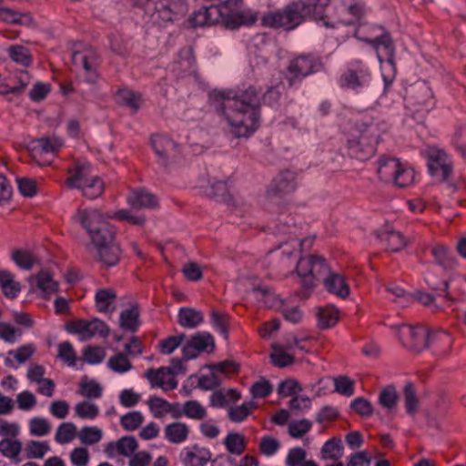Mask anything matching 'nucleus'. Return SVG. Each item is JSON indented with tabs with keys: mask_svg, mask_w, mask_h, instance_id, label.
<instances>
[{
	"mask_svg": "<svg viewBox=\"0 0 466 466\" xmlns=\"http://www.w3.org/2000/svg\"><path fill=\"white\" fill-rule=\"evenodd\" d=\"M204 320L203 313L193 308L185 307L178 310L177 322L186 329H195Z\"/></svg>",
	"mask_w": 466,
	"mask_h": 466,
	"instance_id": "27",
	"label": "nucleus"
},
{
	"mask_svg": "<svg viewBox=\"0 0 466 466\" xmlns=\"http://www.w3.org/2000/svg\"><path fill=\"white\" fill-rule=\"evenodd\" d=\"M410 103L418 112H428L434 106V97L431 87L424 82L412 86L409 96Z\"/></svg>",
	"mask_w": 466,
	"mask_h": 466,
	"instance_id": "16",
	"label": "nucleus"
},
{
	"mask_svg": "<svg viewBox=\"0 0 466 466\" xmlns=\"http://www.w3.org/2000/svg\"><path fill=\"white\" fill-rule=\"evenodd\" d=\"M78 189L82 191L84 197L89 199H95L103 194L105 186L99 177L93 176L87 183L83 184Z\"/></svg>",
	"mask_w": 466,
	"mask_h": 466,
	"instance_id": "39",
	"label": "nucleus"
},
{
	"mask_svg": "<svg viewBox=\"0 0 466 466\" xmlns=\"http://www.w3.org/2000/svg\"><path fill=\"white\" fill-rule=\"evenodd\" d=\"M133 7L144 10L152 23L162 25L183 17L187 11L185 0H128Z\"/></svg>",
	"mask_w": 466,
	"mask_h": 466,
	"instance_id": "5",
	"label": "nucleus"
},
{
	"mask_svg": "<svg viewBox=\"0 0 466 466\" xmlns=\"http://www.w3.org/2000/svg\"><path fill=\"white\" fill-rule=\"evenodd\" d=\"M401 163L398 158L381 157L378 160L377 173L383 181H391Z\"/></svg>",
	"mask_w": 466,
	"mask_h": 466,
	"instance_id": "28",
	"label": "nucleus"
},
{
	"mask_svg": "<svg viewBox=\"0 0 466 466\" xmlns=\"http://www.w3.org/2000/svg\"><path fill=\"white\" fill-rule=\"evenodd\" d=\"M431 254L436 263L444 268H453L457 265L452 250L443 245H436L433 247Z\"/></svg>",
	"mask_w": 466,
	"mask_h": 466,
	"instance_id": "36",
	"label": "nucleus"
},
{
	"mask_svg": "<svg viewBox=\"0 0 466 466\" xmlns=\"http://www.w3.org/2000/svg\"><path fill=\"white\" fill-rule=\"evenodd\" d=\"M211 457L212 454L208 448L198 444L184 448L180 454L184 466H205Z\"/></svg>",
	"mask_w": 466,
	"mask_h": 466,
	"instance_id": "20",
	"label": "nucleus"
},
{
	"mask_svg": "<svg viewBox=\"0 0 466 466\" xmlns=\"http://www.w3.org/2000/svg\"><path fill=\"white\" fill-rule=\"evenodd\" d=\"M127 201L133 208H155L158 206V198L145 188L132 189Z\"/></svg>",
	"mask_w": 466,
	"mask_h": 466,
	"instance_id": "23",
	"label": "nucleus"
},
{
	"mask_svg": "<svg viewBox=\"0 0 466 466\" xmlns=\"http://www.w3.org/2000/svg\"><path fill=\"white\" fill-rule=\"evenodd\" d=\"M205 194L208 198H220L224 201L229 198L228 193V183L223 180H214L209 182L205 188Z\"/></svg>",
	"mask_w": 466,
	"mask_h": 466,
	"instance_id": "49",
	"label": "nucleus"
},
{
	"mask_svg": "<svg viewBox=\"0 0 466 466\" xmlns=\"http://www.w3.org/2000/svg\"><path fill=\"white\" fill-rule=\"evenodd\" d=\"M189 434V427L183 422H172L164 429L165 439L174 444L184 442Z\"/></svg>",
	"mask_w": 466,
	"mask_h": 466,
	"instance_id": "25",
	"label": "nucleus"
},
{
	"mask_svg": "<svg viewBox=\"0 0 466 466\" xmlns=\"http://www.w3.org/2000/svg\"><path fill=\"white\" fill-rule=\"evenodd\" d=\"M330 0H308L289 4L282 10L268 12L262 17V25L267 27L292 30L300 25L307 15H312L315 20L323 21L325 27H334L324 17V9Z\"/></svg>",
	"mask_w": 466,
	"mask_h": 466,
	"instance_id": "2",
	"label": "nucleus"
},
{
	"mask_svg": "<svg viewBox=\"0 0 466 466\" xmlns=\"http://www.w3.org/2000/svg\"><path fill=\"white\" fill-rule=\"evenodd\" d=\"M414 174L412 168L401 164L391 181L399 187H406L413 183Z\"/></svg>",
	"mask_w": 466,
	"mask_h": 466,
	"instance_id": "56",
	"label": "nucleus"
},
{
	"mask_svg": "<svg viewBox=\"0 0 466 466\" xmlns=\"http://www.w3.org/2000/svg\"><path fill=\"white\" fill-rule=\"evenodd\" d=\"M57 357L67 366H76L77 357L71 342L64 341L58 344Z\"/></svg>",
	"mask_w": 466,
	"mask_h": 466,
	"instance_id": "53",
	"label": "nucleus"
},
{
	"mask_svg": "<svg viewBox=\"0 0 466 466\" xmlns=\"http://www.w3.org/2000/svg\"><path fill=\"white\" fill-rule=\"evenodd\" d=\"M182 412L189 419L200 420L207 417V410L198 400H187L182 406Z\"/></svg>",
	"mask_w": 466,
	"mask_h": 466,
	"instance_id": "48",
	"label": "nucleus"
},
{
	"mask_svg": "<svg viewBox=\"0 0 466 466\" xmlns=\"http://www.w3.org/2000/svg\"><path fill=\"white\" fill-rule=\"evenodd\" d=\"M103 388L94 380L84 377L79 384L78 394L88 399H99L102 396Z\"/></svg>",
	"mask_w": 466,
	"mask_h": 466,
	"instance_id": "38",
	"label": "nucleus"
},
{
	"mask_svg": "<svg viewBox=\"0 0 466 466\" xmlns=\"http://www.w3.org/2000/svg\"><path fill=\"white\" fill-rule=\"evenodd\" d=\"M427 159L431 176L440 182H447L453 171V165L449 155L438 147H427L422 151Z\"/></svg>",
	"mask_w": 466,
	"mask_h": 466,
	"instance_id": "9",
	"label": "nucleus"
},
{
	"mask_svg": "<svg viewBox=\"0 0 466 466\" xmlns=\"http://www.w3.org/2000/svg\"><path fill=\"white\" fill-rule=\"evenodd\" d=\"M33 279H35L36 287L45 294V298L58 291V282L54 280L49 271L42 269L35 277H30L29 280Z\"/></svg>",
	"mask_w": 466,
	"mask_h": 466,
	"instance_id": "32",
	"label": "nucleus"
},
{
	"mask_svg": "<svg viewBox=\"0 0 466 466\" xmlns=\"http://www.w3.org/2000/svg\"><path fill=\"white\" fill-rule=\"evenodd\" d=\"M151 144L155 153L159 157V162L167 166V158L171 151L177 147V144L167 136L154 135L151 137Z\"/></svg>",
	"mask_w": 466,
	"mask_h": 466,
	"instance_id": "24",
	"label": "nucleus"
},
{
	"mask_svg": "<svg viewBox=\"0 0 466 466\" xmlns=\"http://www.w3.org/2000/svg\"><path fill=\"white\" fill-rule=\"evenodd\" d=\"M371 75L369 67L361 60L350 63L348 68L341 74L339 85L343 88L360 90L370 82Z\"/></svg>",
	"mask_w": 466,
	"mask_h": 466,
	"instance_id": "11",
	"label": "nucleus"
},
{
	"mask_svg": "<svg viewBox=\"0 0 466 466\" xmlns=\"http://www.w3.org/2000/svg\"><path fill=\"white\" fill-rule=\"evenodd\" d=\"M116 292L110 289H101L96 292L95 300L96 306L99 312H107L109 307L116 299Z\"/></svg>",
	"mask_w": 466,
	"mask_h": 466,
	"instance_id": "41",
	"label": "nucleus"
},
{
	"mask_svg": "<svg viewBox=\"0 0 466 466\" xmlns=\"http://www.w3.org/2000/svg\"><path fill=\"white\" fill-rule=\"evenodd\" d=\"M76 434V427L72 422H63L57 429L55 440L57 443L65 444L74 440Z\"/></svg>",
	"mask_w": 466,
	"mask_h": 466,
	"instance_id": "50",
	"label": "nucleus"
},
{
	"mask_svg": "<svg viewBox=\"0 0 466 466\" xmlns=\"http://www.w3.org/2000/svg\"><path fill=\"white\" fill-rule=\"evenodd\" d=\"M254 292H258L261 295L262 302L269 308H279L282 307V303L278 296L271 292V290L267 286H257L253 288Z\"/></svg>",
	"mask_w": 466,
	"mask_h": 466,
	"instance_id": "60",
	"label": "nucleus"
},
{
	"mask_svg": "<svg viewBox=\"0 0 466 466\" xmlns=\"http://www.w3.org/2000/svg\"><path fill=\"white\" fill-rule=\"evenodd\" d=\"M96 250L97 260L106 267L116 266L121 258V248L116 242V231L106 232L100 237V240L92 241Z\"/></svg>",
	"mask_w": 466,
	"mask_h": 466,
	"instance_id": "10",
	"label": "nucleus"
},
{
	"mask_svg": "<svg viewBox=\"0 0 466 466\" xmlns=\"http://www.w3.org/2000/svg\"><path fill=\"white\" fill-rule=\"evenodd\" d=\"M398 399L399 394L396 388L393 385H388L380 391L379 396V403L382 407L391 410L396 407Z\"/></svg>",
	"mask_w": 466,
	"mask_h": 466,
	"instance_id": "51",
	"label": "nucleus"
},
{
	"mask_svg": "<svg viewBox=\"0 0 466 466\" xmlns=\"http://www.w3.org/2000/svg\"><path fill=\"white\" fill-rule=\"evenodd\" d=\"M75 414L80 419L94 420L99 414V408L89 400H83L76 404Z\"/></svg>",
	"mask_w": 466,
	"mask_h": 466,
	"instance_id": "46",
	"label": "nucleus"
},
{
	"mask_svg": "<svg viewBox=\"0 0 466 466\" xmlns=\"http://www.w3.org/2000/svg\"><path fill=\"white\" fill-rule=\"evenodd\" d=\"M242 0H226L223 7L230 10L228 14H224L220 8L216 5L208 7L203 6L195 11L188 18L191 27L197 26H211L216 25L219 19L227 28L236 29L241 25H249L254 24L258 19V14L250 9L243 11H233L238 8Z\"/></svg>",
	"mask_w": 466,
	"mask_h": 466,
	"instance_id": "3",
	"label": "nucleus"
},
{
	"mask_svg": "<svg viewBox=\"0 0 466 466\" xmlns=\"http://www.w3.org/2000/svg\"><path fill=\"white\" fill-rule=\"evenodd\" d=\"M186 335L181 333L177 336H169L159 343V350L162 354L169 355L173 353L184 341Z\"/></svg>",
	"mask_w": 466,
	"mask_h": 466,
	"instance_id": "61",
	"label": "nucleus"
},
{
	"mask_svg": "<svg viewBox=\"0 0 466 466\" xmlns=\"http://www.w3.org/2000/svg\"><path fill=\"white\" fill-rule=\"evenodd\" d=\"M323 282L329 292L335 294L341 299L347 298L350 294L349 286L345 282L344 278L339 274L330 273L324 279Z\"/></svg>",
	"mask_w": 466,
	"mask_h": 466,
	"instance_id": "26",
	"label": "nucleus"
},
{
	"mask_svg": "<svg viewBox=\"0 0 466 466\" xmlns=\"http://www.w3.org/2000/svg\"><path fill=\"white\" fill-rule=\"evenodd\" d=\"M224 445L231 454L240 455L246 449L244 437L237 432H229L224 440Z\"/></svg>",
	"mask_w": 466,
	"mask_h": 466,
	"instance_id": "45",
	"label": "nucleus"
},
{
	"mask_svg": "<svg viewBox=\"0 0 466 466\" xmlns=\"http://www.w3.org/2000/svg\"><path fill=\"white\" fill-rule=\"evenodd\" d=\"M364 42L369 43L375 49L380 62H393L395 54V46L388 32H382L373 38H363Z\"/></svg>",
	"mask_w": 466,
	"mask_h": 466,
	"instance_id": "18",
	"label": "nucleus"
},
{
	"mask_svg": "<svg viewBox=\"0 0 466 466\" xmlns=\"http://www.w3.org/2000/svg\"><path fill=\"white\" fill-rule=\"evenodd\" d=\"M323 68L321 59L314 55H299L291 59L287 66L286 79L290 86L300 83L309 75Z\"/></svg>",
	"mask_w": 466,
	"mask_h": 466,
	"instance_id": "8",
	"label": "nucleus"
},
{
	"mask_svg": "<svg viewBox=\"0 0 466 466\" xmlns=\"http://www.w3.org/2000/svg\"><path fill=\"white\" fill-rule=\"evenodd\" d=\"M32 150L39 153H56L62 146L63 141L58 137H43L31 142Z\"/></svg>",
	"mask_w": 466,
	"mask_h": 466,
	"instance_id": "30",
	"label": "nucleus"
},
{
	"mask_svg": "<svg viewBox=\"0 0 466 466\" xmlns=\"http://www.w3.org/2000/svg\"><path fill=\"white\" fill-rule=\"evenodd\" d=\"M427 331L428 328L422 326L401 324L398 328V337L406 348L414 352H420L425 349Z\"/></svg>",
	"mask_w": 466,
	"mask_h": 466,
	"instance_id": "13",
	"label": "nucleus"
},
{
	"mask_svg": "<svg viewBox=\"0 0 466 466\" xmlns=\"http://www.w3.org/2000/svg\"><path fill=\"white\" fill-rule=\"evenodd\" d=\"M9 57L16 64L29 66L32 64V56L28 48L20 45L10 46L7 49Z\"/></svg>",
	"mask_w": 466,
	"mask_h": 466,
	"instance_id": "40",
	"label": "nucleus"
},
{
	"mask_svg": "<svg viewBox=\"0 0 466 466\" xmlns=\"http://www.w3.org/2000/svg\"><path fill=\"white\" fill-rule=\"evenodd\" d=\"M379 238L390 252H399L407 245L405 238L400 231H382L379 234Z\"/></svg>",
	"mask_w": 466,
	"mask_h": 466,
	"instance_id": "31",
	"label": "nucleus"
},
{
	"mask_svg": "<svg viewBox=\"0 0 466 466\" xmlns=\"http://www.w3.org/2000/svg\"><path fill=\"white\" fill-rule=\"evenodd\" d=\"M339 319L338 309L333 306H327L319 309L318 312L319 326L321 329H328L334 326Z\"/></svg>",
	"mask_w": 466,
	"mask_h": 466,
	"instance_id": "44",
	"label": "nucleus"
},
{
	"mask_svg": "<svg viewBox=\"0 0 466 466\" xmlns=\"http://www.w3.org/2000/svg\"><path fill=\"white\" fill-rule=\"evenodd\" d=\"M452 345V338L445 330H430L425 339V349H430L433 354L442 356L447 354Z\"/></svg>",
	"mask_w": 466,
	"mask_h": 466,
	"instance_id": "19",
	"label": "nucleus"
},
{
	"mask_svg": "<svg viewBox=\"0 0 466 466\" xmlns=\"http://www.w3.org/2000/svg\"><path fill=\"white\" fill-rule=\"evenodd\" d=\"M260 93L250 86L233 96L229 93L214 91L209 94V99L224 116L235 137H248L259 127Z\"/></svg>",
	"mask_w": 466,
	"mask_h": 466,
	"instance_id": "1",
	"label": "nucleus"
},
{
	"mask_svg": "<svg viewBox=\"0 0 466 466\" xmlns=\"http://www.w3.org/2000/svg\"><path fill=\"white\" fill-rule=\"evenodd\" d=\"M297 187L296 175L291 171H284L279 174L270 183L267 195L268 198H280L292 193Z\"/></svg>",
	"mask_w": 466,
	"mask_h": 466,
	"instance_id": "17",
	"label": "nucleus"
},
{
	"mask_svg": "<svg viewBox=\"0 0 466 466\" xmlns=\"http://www.w3.org/2000/svg\"><path fill=\"white\" fill-rule=\"evenodd\" d=\"M66 329L72 334H78L83 339H91L96 335L106 338L109 334V328L99 319L92 320L76 319L66 323Z\"/></svg>",
	"mask_w": 466,
	"mask_h": 466,
	"instance_id": "12",
	"label": "nucleus"
},
{
	"mask_svg": "<svg viewBox=\"0 0 466 466\" xmlns=\"http://www.w3.org/2000/svg\"><path fill=\"white\" fill-rule=\"evenodd\" d=\"M343 445L339 438H332L327 441L320 451L322 460L339 461L343 455Z\"/></svg>",
	"mask_w": 466,
	"mask_h": 466,
	"instance_id": "35",
	"label": "nucleus"
},
{
	"mask_svg": "<svg viewBox=\"0 0 466 466\" xmlns=\"http://www.w3.org/2000/svg\"><path fill=\"white\" fill-rule=\"evenodd\" d=\"M107 367L116 373H125L133 368L128 356L125 352H117L110 357L107 361Z\"/></svg>",
	"mask_w": 466,
	"mask_h": 466,
	"instance_id": "43",
	"label": "nucleus"
},
{
	"mask_svg": "<svg viewBox=\"0 0 466 466\" xmlns=\"http://www.w3.org/2000/svg\"><path fill=\"white\" fill-rule=\"evenodd\" d=\"M84 360L91 365L98 364L106 357V350L100 346H88L83 350Z\"/></svg>",
	"mask_w": 466,
	"mask_h": 466,
	"instance_id": "58",
	"label": "nucleus"
},
{
	"mask_svg": "<svg viewBox=\"0 0 466 466\" xmlns=\"http://www.w3.org/2000/svg\"><path fill=\"white\" fill-rule=\"evenodd\" d=\"M30 433L33 436H45L51 431V425L45 418L35 417L29 423Z\"/></svg>",
	"mask_w": 466,
	"mask_h": 466,
	"instance_id": "62",
	"label": "nucleus"
},
{
	"mask_svg": "<svg viewBox=\"0 0 466 466\" xmlns=\"http://www.w3.org/2000/svg\"><path fill=\"white\" fill-rule=\"evenodd\" d=\"M256 408L253 401L244 402L243 404L230 408L228 411V418L233 422H241L248 417Z\"/></svg>",
	"mask_w": 466,
	"mask_h": 466,
	"instance_id": "47",
	"label": "nucleus"
},
{
	"mask_svg": "<svg viewBox=\"0 0 466 466\" xmlns=\"http://www.w3.org/2000/svg\"><path fill=\"white\" fill-rule=\"evenodd\" d=\"M80 441L85 445H93L102 439V431L97 427L86 426L78 433Z\"/></svg>",
	"mask_w": 466,
	"mask_h": 466,
	"instance_id": "55",
	"label": "nucleus"
},
{
	"mask_svg": "<svg viewBox=\"0 0 466 466\" xmlns=\"http://www.w3.org/2000/svg\"><path fill=\"white\" fill-rule=\"evenodd\" d=\"M404 403L407 412L410 415H414L419 407V400L416 396V391L411 382H407L403 389Z\"/></svg>",
	"mask_w": 466,
	"mask_h": 466,
	"instance_id": "52",
	"label": "nucleus"
},
{
	"mask_svg": "<svg viewBox=\"0 0 466 466\" xmlns=\"http://www.w3.org/2000/svg\"><path fill=\"white\" fill-rule=\"evenodd\" d=\"M144 421L140 411H130L120 418V424L126 431L137 430Z\"/></svg>",
	"mask_w": 466,
	"mask_h": 466,
	"instance_id": "59",
	"label": "nucleus"
},
{
	"mask_svg": "<svg viewBox=\"0 0 466 466\" xmlns=\"http://www.w3.org/2000/svg\"><path fill=\"white\" fill-rule=\"evenodd\" d=\"M107 218H110V215H105L96 208H79L74 215V219L87 232L91 241L100 240L106 229L115 230L114 227L106 221Z\"/></svg>",
	"mask_w": 466,
	"mask_h": 466,
	"instance_id": "7",
	"label": "nucleus"
},
{
	"mask_svg": "<svg viewBox=\"0 0 466 466\" xmlns=\"http://www.w3.org/2000/svg\"><path fill=\"white\" fill-rule=\"evenodd\" d=\"M116 100L120 105L130 108L133 113H137L144 102L140 93L129 89L119 90L116 94Z\"/></svg>",
	"mask_w": 466,
	"mask_h": 466,
	"instance_id": "34",
	"label": "nucleus"
},
{
	"mask_svg": "<svg viewBox=\"0 0 466 466\" xmlns=\"http://www.w3.org/2000/svg\"><path fill=\"white\" fill-rule=\"evenodd\" d=\"M170 369L161 367L157 370L148 369L145 377L149 380L152 387H159L164 390H174L177 387V382L170 375Z\"/></svg>",
	"mask_w": 466,
	"mask_h": 466,
	"instance_id": "22",
	"label": "nucleus"
},
{
	"mask_svg": "<svg viewBox=\"0 0 466 466\" xmlns=\"http://www.w3.org/2000/svg\"><path fill=\"white\" fill-rule=\"evenodd\" d=\"M11 258L20 268L25 270H30L34 265L39 264V260L34 253L25 249H14Z\"/></svg>",
	"mask_w": 466,
	"mask_h": 466,
	"instance_id": "37",
	"label": "nucleus"
},
{
	"mask_svg": "<svg viewBox=\"0 0 466 466\" xmlns=\"http://www.w3.org/2000/svg\"><path fill=\"white\" fill-rule=\"evenodd\" d=\"M274 352L271 353L270 359L274 366L279 368H285L294 362V357L285 351L284 346L274 345Z\"/></svg>",
	"mask_w": 466,
	"mask_h": 466,
	"instance_id": "54",
	"label": "nucleus"
},
{
	"mask_svg": "<svg viewBox=\"0 0 466 466\" xmlns=\"http://www.w3.org/2000/svg\"><path fill=\"white\" fill-rule=\"evenodd\" d=\"M137 447V441L133 436H124L116 441V451L125 457H131Z\"/></svg>",
	"mask_w": 466,
	"mask_h": 466,
	"instance_id": "57",
	"label": "nucleus"
},
{
	"mask_svg": "<svg viewBox=\"0 0 466 466\" xmlns=\"http://www.w3.org/2000/svg\"><path fill=\"white\" fill-rule=\"evenodd\" d=\"M0 288L6 298L17 297L21 290V285L15 280V276L8 270L0 269Z\"/></svg>",
	"mask_w": 466,
	"mask_h": 466,
	"instance_id": "33",
	"label": "nucleus"
},
{
	"mask_svg": "<svg viewBox=\"0 0 466 466\" xmlns=\"http://www.w3.org/2000/svg\"><path fill=\"white\" fill-rule=\"evenodd\" d=\"M68 172L70 176L66 178V185L69 188L78 189L94 176L92 167L86 161H76Z\"/></svg>",
	"mask_w": 466,
	"mask_h": 466,
	"instance_id": "21",
	"label": "nucleus"
},
{
	"mask_svg": "<svg viewBox=\"0 0 466 466\" xmlns=\"http://www.w3.org/2000/svg\"><path fill=\"white\" fill-rule=\"evenodd\" d=\"M72 63L76 68L83 69L88 81H94L96 78L97 53L92 46L74 52Z\"/></svg>",
	"mask_w": 466,
	"mask_h": 466,
	"instance_id": "14",
	"label": "nucleus"
},
{
	"mask_svg": "<svg viewBox=\"0 0 466 466\" xmlns=\"http://www.w3.org/2000/svg\"><path fill=\"white\" fill-rule=\"evenodd\" d=\"M312 423L307 419L294 420L289 425V433L293 438H301L310 431Z\"/></svg>",
	"mask_w": 466,
	"mask_h": 466,
	"instance_id": "63",
	"label": "nucleus"
},
{
	"mask_svg": "<svg viewBox=\"0 0 466 466\" xmlns=\"http://www.w3.org/2000/svg\"><path fill=\"white\" fill-rule=\"evenodd\" d=\"M388 125L380 119H372L370 122L358 124L359 136L348 139L346 144L347 154L360 160L370 158L376 151V146Z\"/></svg>",
	"mask_w": 466,
	"mask_h": 466,
	"instance_id": "4",
	"label": "nucleus"
},
{
	"mask_svg": "<svg viewBox=\"0 0 466 466\" xmlns=\"http://www.w3.org/2000/svg\"><path fill=\"white\" fill-rule=\"evenodd\" d=\"M120 328L127 332H136L140 325L139 308L137 305L121 311L119 316Z\"/></svg>",
	"mask_w": 466,
	"mask_h": 466,
	"instance_id": "29",
	"label": "nucleus"
},
{
	"mask_svg": "<svg viewBox=\"0 0 466 466\" xmlns=\"http://www.w3.org/2000/svg\"><path fill=\"white\" fill-rule=\"evenodd\" d=\"M214 349V338L208 332H198L184 345L182 355L185 360H192L197 358L199 352H212Z\"/></svg>",
	"mask_w": 466,
	"mask_h": 466,
	"instance_id": "15",
	"label": "nucleus"
},
{
	"mask_svg": "<svg viewBox=\"0 0 466 466\" xmlns=\"http://www.w3.org/2000/svg\"><path fill=\"white\" fill-rule=\"evenodd\" d=\"M147 404L152 415L157 419H161L173 410V405L160 397L151 396Z\"/></svg>",
	"mask_w": 466,
	"mask_h": 466,
	"instance_id": "42",
	"label": "nucleus"
},
{
	"mask_svg": "<svg viewBox=\"0 0 466 466\" xmlns=\"http://www.w3.org/2000/svg\"><path fill=\"white\" fill-rule=\"evenodd\" d=\"M258 447L262 454L266 456H272L280 448V442L276 438L266 435L261 438Z\"/></svg>",
	"mask_w": 466,
	"mask_h": 466,
	"instance_id": "64",
	"label": "nucleus"
},
{
	"mask_svg": "<svg viewBox=\"0 0 466 466\" xmlns=\"http://www.w3.org/2000/svg\"><path fill=\"white\" fill-rule=\"evenodd\" d=\"M296 272L306 290H311L317 281H323L331 273L326 260L317 255L301 258L297 263Z\"/></svg>",
	"mask_w": 466,
	"mask_h": 466,
	"instance_id": "6",
	"label": "nucleus"
}]
</instances>
